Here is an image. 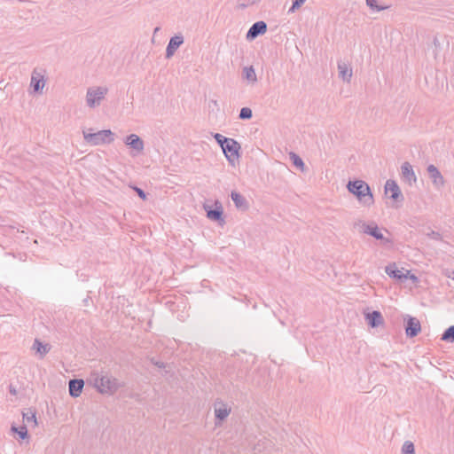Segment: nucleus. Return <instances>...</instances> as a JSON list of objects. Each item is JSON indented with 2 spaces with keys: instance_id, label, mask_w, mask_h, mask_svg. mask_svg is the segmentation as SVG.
Segmentation results:
<instances>
[{
  "instance_id": "nucleus-15",
  "label": "nucleus",
  "mask_w": 454,
  "mask_h": 454,
  "mask_svg": "<svg viewBox=\"0 0 454 454\" xmlns=\"http://www.w3.org/2000/svg\"><path fill=\"white\" fill-rule=\"evenodd\" d=\"M272 442L266 438L260 439L256 443H254L252 450L255 454H270Z\"/></svg>"
},
{
  "instance_id": "nucleus-20",
  "label": "nucleus",
  "mask_w": 454,
  "mask_h": 454,
  "mask_svg": "<svg viewBox=\"0 0 454 454\" xmlns=\"http://www.w3.org/2000/svg\"><path fill=\"white\" fill-rule=\"evenodd\" d=\"M231 198L238 209L242 211H246L248 209L249 205L247 200L239 192L232 191L231 193Z\"/></svg>"
},
{
  "instance_id": "nucleus-35",
  "label": "nucleus",
  "mask_w": 454,
  "mask_h": 454,
  "mask_svg": "<svg viewBox=\"0 0 454 454\" xmlns=\"http://www.w3.org/2000/svg\"><path fill=\"white\" fill-rule=\"evenodd\" d=\"M133 189L140 199H142L143 200H145L147 199V194L143 189L137 186H134Z\"/></svg>"
},
{
  "instance_id": "nucleus-41",
  "label": "nucleus",
  "mask_w": 454,
  "mask_h": 454,
  "mask_svg": "<svg viewBox=\"0 0 454 454\" xmlns=\"http://www.w3.org/2000/svg\"><path fill=\"white\" fill-rule=\"evenodd\" d=\"M259 0H248V4H254L255 3H257Z\"/></svg>"
},
{
  "instance_id": "nucleus-9",
  "label": "nucleus",
  "mask_w": 454,
  "mask_h": 454,
  "mask_svg": "<svg viewBox=\"0 0 454 454\" xmlns=\"http://www.w3.org/2000/svg\"><path fill=\"white\" fill-rule=\"evenodd\" d=\"M385 193L389 195V198L396 202H402L404 198L403 195L395 180L388 179L385 184Z\"/></svg>"
},
{
  "instance_id": "nucleus-4",
  "label": "nucleus",
  "mask_w": 454,
  "mask_h": 454,
  "mask_svg": "<svg viewBox=\"0 0 454 454\" xmlns=\"http://www.w3.org/2000/svg\"><path fill=\"white\" fill-rule=\"evenodd\" d=\"M108 89L106 87H90L87 90L86 104L89 107L94 108L100 105L101 101L107 94Z\"/></svg>"
},
{
  "instance_id": "nucleus-6",
  "label": "nucleus",
  "mask_w": 454,
  "mask_h": 454,
  "mask_svg": "<svg viewBox=\"0 0 454 454\" xmlns=\"http://www.w3.org/2000/svg\"><path fill=\"white\" fill-rule=\"evenodd\" d=\"M205 211L207 212V216L215 222H218L220 225H223L225 221L223 217V210L222 203L218 200H215L213 204L209 205L205 203L203 206Z\"/></svg>"
},
{
  "instance_id": "nucleus-16",
  "label": "nucleus",
  "mask_w": 454,
  "mask_h": 454,
  "mask_svg": "<svg viewBox=\"0 0 454 454\" xmlns=\"http://www.w3.org/2000/svg\"><path fill=\"white\" fill-rule=\"evenodd\" d=\"M84 387V381L82 379H73L68 382V391L72 397H78L81 395Z\"/></svg>"
},
{
  "instance_id": "nucleus-14",
  "label": "nucleus",
  "mask_w": 454,
  "mask_h": 454,
  "mask_svg": "<svg viewBox=\"0 0 454 454\" xmlns=\"http://www.w3.org/2000/svg\"><path fill=\"white\" fill-rule=\"evenodd\" d=\"M427 173L433 182V184L436 188L439 189L444 185V178H443L442 175L441 174V172L438 170V168L434 165L430 164L427 167Z\"/></svg>"
},
{
  "instance_id": "nucleus-32",
  "label": "nucleus",
  "mask_w": 454,
  "mask_h": 454,
  "mask_svg": "<svg viewBox=\"0 0 454 454\" xmlns=\"http://www.w3.org/2000/svg\"><path fill=\"white\" fill-rule=\"evenodd\" d=\"M239 117L241 120H250L253 117V112L249 107H242Z\"/></svg>"
},
{
  "instance_id": "nucleus-26",
  "label": "nucleus",
  "mask_w": 454,
  "mask_h": 454,
  "mask_svg": "<svg viewBox=\"0 0 454 454\" xmlns=\"http://www.w3.org/2000/svg\"><path fill=\"white\" fill-rule=\"evenodd\" d=\"M22 417L23 420H25L27 423L33 422L35 426L37 425L35 410L31 408L27 409L26 411H22Z\"/></svg>"
},
{
  "instance_id": "nucleus-24",
  "label": "nucleus",
  "mask_w": 454,
  "mask_h": 454,
  "mask_svg": "<svg viewBox=\"0 0 454 454\" xmlns=\"http://www.w3.org/2000/svg\"><path fill=\"white\" fill-rule=\"evenodd\" d=\"M432 50L433 56L436 60L442 51V44L437 36H434L432 44L428 46V51Z\"/></svg>"
},
{
  "instance_id": "nucleus-22",
  "label": "nucleus",
  "mask_w": 454,
  "mask_h": 454,
  "mask_svg": "<svg viewBox=\"0 0 454 454\" xmlns=\"http://www.w3.org/2000/svg\"><path fill=\"white\" fill-rule=\"evenodd\" d=\"M32 348L35 350L40 359H43L46 354L51 350V345L48 343H43L40 340L35 339Z\"/></svg>"
},
{
  "instance_id": "nucleus-1",
  "label": "nucleus",
  "mask_w": 454,
  "mask_h": 454,
  "mask_svg": "<svg viewBox=\"0 0 454 454\" xmlns=\"http://www.w3.org/2000/svg\"><path fill=\"white\" fill-rule=\"evenodd\" d=\"M348 191L352 193L356 198L364 206H371L373 204V195L369 184L363 180L348 181L347 184Z\"/></svg>"
},
{
  "instance_id": "nucleus-2",
  "label": "nucleus",
  "mask_w": 454,
  "mask_h": 454,
  "mask_svg": "<svg viewBox=\"0 0 454 454\" xmlns=\"http://www.w3.org/2000/svg\"><path fill=\"white\" fill-rule=\"evenodd\" d=\"M90 381L102 394L113 395L122 387L117 379L107 375L99 376L98 373H91Z\"/></svg>"
},
{
  "instance_id": "nucleus-28",
  "label": "nucleus",
  "mask_w": 454,
  "mask_h": 454,
  "mask_svg": "<svg viewBox=\"0 0 454 454\" xmlns=\"http://www.w3.org/2000/svg\"><path fill=\"white\" fill-rule=\"evenodd\" d=\"M289 157H290V160L294 167L301 169V171L304 170L305 164H304L302 159L298 154L291 152L289 153Z\"/></svg>"
},
{
  "instance_id": "nucleus-31",
  "label": "nucleus",
  "mask_w": 454,
  "mask_h": 454,
  "mask_svg": "<svg viewBox=\"0 0 454 454\" xmlns=\"http://www.w3.org/2000/svg\"><path fill=\"white\" fill-rule=\"evenodd\" d=\"M402 454H415L414 444L411 441H405L402 447Z\"/></svg>"
},
{
  "instance_id": "nucleus-17",
  "label": "nucleus",
  "mask_w": 454,
  "mask_h": 454,
  "mask_svg": "<svg viewBox=\"0 0 454 454\" xmlns=\"http://www.w3.org/2000/svg\"><path fill=\"white\" fill-rule=\"evenodd\" d=\"M125 144L137 153H141L144 150V141L136 134L127 136Z\"/></svg>"
},
{
  "instance_id": "nucleus-33",
  "label": "nucleus",
  "mask_w": 454,
  "mask_h": 454,
  "mask_svg": "<svg viewBox=\"0 0 454 454\" xmlns=\"http://www.w3.org/2000/svg\"><path fill=\"white\" fill-rule=\"evenodd\" d=\"M365 2L368 7L377 12H380L387 8V6L379 5L377 0H365Z\"/></svg>"
},
{
  "instance_id": "nucleus-27",
  "label": "nucleus",
  "mask_w": 454,
  "mask_h": 454,
  "mask_svg": "<svg viewBox=\"0 0 454 454\" xmlns=\"http://www.w3.org/2000/svg\"><path fill=\"white\" fill-rule=\"evenodd\" d=\"M230 409L225 405L215 409V419L223 421L230 414Z\"/></svg>"
},
{
  "instance_id": "nucleus-19",
  "label": "nucleus",
  "mask_w": 454,
  "mask_h": 454,
  "mask_svg": "<svg viewBox=\"0 0 454 454\" xmlns=\"http://www.w3.org/2000/svg\"><path fill=\"white\" fill-rule=\"evenodd\" d=\"M339 77L344 82H350L353 72L352 68L342 60L338 61Z\"/></svg>"
},
{
  "instance_id": "nucleus-43",
  "label": "nucleus",
  "mask_w": 454,
  "mask_h": 454,
  "mask_svg": "<svg viewBox=\"0 0 454 454\" xmlns=\"http://www.w3.org/2000/svg\"><path fill=\"white\" fill-rule=\"evenodd\" d=\"M160 27L154 28L153 34L155 35L158 31H160Z\"/></svg>"
},
{
  "instance_id": "nucleus-13",
  "label": "nucleus",
  "mask_w": 454,
  "mask_h": 454,
  "mask_svg": "<svg viewBox=\"0 0 454 454\" xmlns=\"http://www.w3.org/2000/svg\"><path fill=\"white\" fill-rule=\"evenodd\" d=\"M386 273L392 278H395L400 282H404L408 278V275L410 274L409 270H406V273L399 270L395 265V263H390L385 268Z\"/></svg>"
},
{
  "instance_id": "nucleus-30",
  "label": "nucleus",
  "mask_w": 454,
  "mask_h": 454,
  "mask_svg": "<svg viewBox=\"0 0 454 454\" xmlns=\"http://www.w3.org/2000/svg\"><path fill=\"white\" fill-rule=\"evenodd\" d=\"M213 137L215 138V140L216 141V143L219 145V146L221 147V149L227 144V143H230V140L231 138L230 137H226L224 136H223L222 134L220 133H214L213 135Z\"/></svg>"
},
{
  "instance_id": "nucleus-37",
  "label": "nucleus",
  "mask_w": 454,
  "mask_h": 454,
  "mask_svg": "<svg viewBox=\"0 0 454 454\" xmlns=\"http://www.w3.org/2000/svg\"><path fill=\"white\" fill-rule=\"evenodd\" d=\"M408 278L411 279L413 283L418 282V277L415 276L414 274H411V272L408 275Z\"/></svg>"
},
{
  "instance_id": "nucleus-3",
  "label": "nucleus",
  "mask_w": 454,
  "mask_h": 454,
  "mask_svg": "<svg viewBox=\"0 0 454 454\" xmlns=\"http://www.w3.org/2000/svg\"><path fill=\"white\" fill-rule=\"evenodd\" d=\"M82 133L85 141L92 145L110 144L114 140V134L110 129L92 132V129H90L87 131L83 130Z\"/></svg>"
},
{
  "instance_id": "nucleus-36",
  "label": "nucleus",
  "mask_w": 454,
  "mask_h": 454,
  "mask_svg": "<svg viewBox=\"0 0 454 454\" xmlns=\"http://www.w3.org/2000/svg\"><path fill=\"white\" fill-rule=\"evenodd\" d=\"M427 236L430 239H434V240H441L442 239L441 234L439 232H437V231H431L430 232H428Z\"/></svg>"
},
{
  "instance_id": "nucleus-11",
  "label": "nucleus",
  "mask_w": 454,
  "mask_h": 454,
  "mask_svg": "<svg viewBox=\"0 0 454 454\" xmlns=\"http://www.w3.org/2000/svg\"><path fill=\"white\" fill-rule=\"evenodd\" d=\"M421 331V325L419 319L409 316L405 321V333L409 338L416 337Z\"/></svg>"
},
{
  "instance_id": "nucleus-8",
  "label": "nucleus",
  "mask_w": 454,
  "mask_h": 454,
  "mask_svg": "<svg viewBox=\"0 0 454 454\" xmlns=\"http://www.w3.org/2000/svg\"><path fill=\"white\" fill-rule=\"evenodd\" d=\"M45 70L43 68H35L31 74L30 87L35 93L42 92L43 88L45 85Z\"/></svg>"
},
{
  "instance_id": "nucleus-21",
  "label": "nucleus",
  "mask_w": 454,
  "mask_h": 454,
  "mask_svg": "<svg viewBox=\"0 0 454 454\" xmlns=\"http://www.w3.org/2000/svg\"><path fill=\"white\" fill-rule=\"evenodd\" d=\"M402 176L409 183L412 184L417 181L416 175L413 171L412 166L409 162L403 163L401 167Z\"/></svg>"
},
{
  "instance_id": "nucleus-29",
  "label": "nucleus",
  "mask_w": 454,
  "mask_h": 454,
  "mask_svg": "<svg viewBox=\"0 0 454 454\" xmlns=\"http://www.w3.org/2000/svg\"><path fill=\"white\" fill-rule=\"evenodd\" d=\"M441 339L447 342H454V325L448 327L443 332Z\"/></svg>"
},
{
  "instance_id": "nucleus-7",
  "label": "nucleus",
  "mask_w": 454,
  "mask_h": 454,
  "mask_svg": "<svg viewBox=\"0 0 454 454\" xmlns=\"http://www.w3.org/2000/svg\"><path fill=\"white\" fill-rule=\"evenodd\" d=\"M222 150L229 163L234 165L235 160L240 157L241 145L237 140L231 138L230 143H227Z\"/></svg>"
},
{
  "instance_id": "nucleus-44",
  "label": "nucleus",
  "mask_w": 454,
  "mask_h": 454,
  "mask_svg": "<svg viewBox=\"0 0 454 454\" xmlns=\"http://www.w3.org/2000/svg\"><path fill=\"white\" fill-rule=\"evenodd\" d=\"M449 278H451L454 280V270L451 271V274L449 275Z\"/></svg>"
},
{
  "instance_id": "nucleus-23",
  "label": "nucleus",
  "mask_w": 454,
  "mask_h": 454,
  "mask_svg": "<svg viewBox=\"0 0 454 454\" xmlns=\"http://www.w3.org/2000/svg\"><path fill=\"white\" fill-rule=\"evenodd\" d=\"M11 431L13 434H18L19 438L21 440H25L28 438V432L26 425H21L20 427H16L15 425H12Z\"/></svg>"
},
{
  "instance_id": "nucleus-12",
  "label": "nucleus",
  "mask_w": 454,
  "mask_h": 454,
  "mask_svg": "<svg viewBox=\"0 0 454 454\" xmlns=\"http://www.w3.org/2000/svg\"><path fill=\"white\" fill-rule=\"evenodd\" d=\"M183 43L184 36L181 34L172 36L166 48V58L170 59Z\"/></svg>"
},
{
  "instance_id": "nucleus-25",
  "label": "nucleus",
  "mask_w": 454,
  "mask_h": 454,
  "mask_svg": "<svg viewBox=\"0 0 454 454\" xmlns=\"http://www.w3.org/2000/svg\"><path fill=\"white\" fill-rule=\"evenodd\" d=\"M242 74L243 78L248 82L254 83L257 81L256 74L253 66L244 67Z\"/></svg>"
},
{
  "instance_id": "nucleus-5",
  "label": "nucleus",
  "mask_w": 454,
  "mask_h": 454,
  "mask_svg": "<svg viewBox=\"0 0 454 454\" xmlns=\"http://www.w3.org/2000/svg\"><path fill=\"white\" fill-rule=\"evenodd\" d=\"M354 226H359L361 228L360 231L365 234H368L373 237L377 240H381L384 243H390L391 240L389 239H386L381 233L379 226L376 223L372 222L370 223H366L362 220H358L354 223Z\"/></svg>"
},
{
  "instance_id": "nucleus-34",
  "label": "nucleus",
  "mask_w": 454,
  "mask_h": 454,
  "mask_svg": "<svg viewBox=\"0 0 454 454\" xmlns=\"http://www.w3.org/2000/svg\"><path fill=\"white\" fill-rule=\"evenodd\" d=\"M306 0H293L292 6L288 10V13H294L296 10H298Z\"/></svg>"
},
{
  "instance_id": "nucleus-18",
  "label": "nucleus",
  "mask_w": 454,
  "mask_h": 454,
  "mask_svg": "<svg viewBox=\"0 0 454 454\" xmlns=\"http://www.w3.org/2000/svg\"><path fill=\"white\" fill-rule=\"evenodd\" d=\"M367 324L372 328H376L383 324L384 319L381 313L378 310H373L365 314Z\"/></svg>"
},
{
  "instance_id": "nucleus-10",
  "label": "nucleus",
  "mask_w": 454,
  "mask_h": 454,
  "mask_svg": "<svg viewBox=\"0 0 454 454\" xmlns=\"http://www.w3.org/2000/svg\"><path fill=\"white\" fill-rule=\"evenodd\" d=\"M267 31V24L265 21L260 20L254 22L248 29L246 38L248 41H253L256 37L262 35Z\"/></svg>"
},
{
  "instance_id": "nucleus-39",
  "label": "nucleus",
  "mask_w": 454,
  "mask_h": 454,
  "mask_svg": "<svg viewBox=\"0 0 454 454\" xmlns=\"http://www.w3.org/2000/svg\"><path fill=\"white\" fill-rule=\"evenodd\" d=\"M9 391L11 394L16 395V389L12 385L9 387Z\"/></svg>"
},
{
  "instance_id": "nucleus-38",
  "label": "nucleus",
  "mask_w": 454,
  "mask_h": 454,
  "mask_svg": "<svg viewBox=\"0 0 454 454\" xmlns=\"http://www.w3.org/2000/svg\"><path fill=\"white\" fill-rule=\"evenodd\" d=\"M153 364L158 366L159 368H164L165 364L162 362H153Z\"/></svg>"
},
{
  "instance_id": "nucleus-40",
  "label": "nucleus",
  "mask_w": 454,
  "mask_h": 454,
  "mask_svg": "<svg viewBox=\"0 0 454 454\" xmlns=\"http://www.w3.org/2000/svg\"><path fill=\"white\" fill-rule=\"evenodd\" d=\"M210 103L213 104L215 106L218 107L219 105H218V101L216 99H211L210 100Z\"/></svg>"
},
{
  "instance_id": "nucleus-42",
  "label": "nucleus",
  "mask_w": 454,
  "mask_h": 454,
  "mask_svg": "<svg viewBox=\"0 0 454 454\" xmlns=\"http://www.w3.org/2000/svg\"><path fill=\"white\" fill-rule=\"evenodd\" d=\"M248 5V4H239V7L246 8Z\"/></svg>"
}]
</instances>
